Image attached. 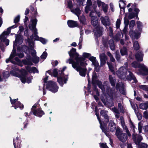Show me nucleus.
Segmentation results:
<instances>
[{"label": "nucleus", "instance_id": "16", "mask_svg": "<svg viewBox=\"0 0 148 148\" xmlns=\"http://www.w3.org/2000/svg\"><path fill=\"white\" fill-rule=\"evenodd\" d=\"M89 60L92 62V64L94 66L96 71L98 72L99 70L100 67L98 62L96 60V58L93 56L90 57Z\"/></svg>", "mask_w": 148, "mask_h": 148}, {"label": "nucleus", "instance_id": "5", "mask_svg": "<svg viewBox=\"0 0 148 148\" xmlns=\"http://www.w3.org/2000/svg\"><path fill=\"white\" fill-rule=\"evenodd\" d=\"M84 59L79 61V63L77 64L73 63L72 64L73 67L79 72V75L82 77H85L87 71L86 66L87 64L84 62Z\"/></svg>", "mask_w": 148, "mask_h": 148}, {"label": "nucleus", "instance_id": "52", "mask_svg": "<svg viewBox=\"0 0 148 148\" xmlns=\"http://www.w3.org/2000/svg\"><path fill=\"white\" fill-rule=\"evenodd\" d=\"M47 53L46 52H44L41 56V58L42 59H45L47 56Z\"/></svg>", "mask_w": 148, "mask_h": 148}, {"label": "nucleus", "instance_id": "1", "mask_svg": "<svg viewBox=\"0 0 148 148\" xmlns=\"http://www.w3.org/2000/svg\"><path fill=\"white\" fill-rule=\"evenodd\" d=\"M26 48L27 47L26 46L23 47V48L22 47H18L17 50V54L16 53V49H13L10 57L6 60V63H8L9 61H10L11 63L14 64H17L20 65V61L19 59L17 57L15 58L14 59H13V58L16 56H18L20 58H22L24 55L21 52L24 51L23 48Z\"/></svg>", "mask_w": 148, "mask_h": 148}, {"label": "nucleus", "instance_id": "35", "mask_svg": "<svg viewBox=\"0 0 148 148\" xmlns=\"http://www.w3.org/2000/svg\"><path fill=\"white\" fill-rule=\"evenodd\" d=\"M109 78L111 85L112 86H114L115 85V79L113 78L111 75L109 76Z\"/></svg>", "mask_w": 148, "mask_h": 148}, {"label": "nucleus", "instance_id": "11", "mask_svg": "<svg viewBox=\"0 0 148 148\" xmlns=\"http://www.w3.org/2000/svg\"><path fill=\"white\" fill-rule=\"evenodd\" d=\"M96 82L98 85L99 87L101 89L103 92H107L108 93L110 90L111 89L108 86L107 82H104V86L103 85L101 82L99 81H96Z\"/></svg>", "mask_w": 148, "mask_h": 148}, {"label": "nucleus", "instance_id": "2", "mask_svg": "<svg viewBox=\"0 0 148 148\" xmlns=\"http://www.w3.org/2000/svg\"><path fill=\"white\" fill-rule=\"evenodd\" d=\"M128 64L126 63L124 64V66H122L119 68V70L117 72L116 74L120 78L125 79H126L129 80H131L133 79L134 81L136 82V80L132 73L129 71V75L126 76L127 72L128 67Z\"/></svg>", "mask_w": 148, "mask_h": 148}, {"label": "nucleus", "instance_id": "19", "mask_svg": "<svg viewBox=\"0 0 148 148\" xmlns=\"http://www.w3.org/2000/svg\"><path fill=\"white\" fill-rule=\"evenodd\" d=\"M101 20L102 23L106 27L110 25V23L108 16L101 17Z\"/></svg>", "mask_w": 148, "mask_h": 148}, {"label": "nucleus", "instance_id": "54", "mask_svg": "<svg viewBox=\"0 0 148 148\" xmlns=\"http://www.w3.org/2000/svg\"><path fill=\"white\" fill-rule=\"evenodd\" d=\"M110 109L112 111L118 114L119 113V111L115 107L110 108Z\"/></svg>", "mask_w": 148, "mask_h": 148}, {"label": "nucleus", "instance_id": "26", "mask_svg": "<svg viewBox=\"0 0 148 148\" xmlns=\"http://www.w3.org/2000/svg\"><path fill=\"white\" fill-rule=\"evenodd\" d=\"M46 73H48L51 76H53L55 77H57L58 73L62 75V74L60 72H59V71L58 73L56 69H55L52 71H48Z\"/></svg>", "mask_w": 148, "mask_h": 148}, {"label": "nucleus", "instance_id": "13", "mask_svg": "<svg viewBox=\"0 0 148 148\" xmlns=\"http://www.w3.org/2000/svg\"><path fill=\"white\" fill-rule=\"evenodd\" d=\"M38 105V104H35L32 107V110L34 115L36 116L40 117L44 114V113L41 110V109L35 110V108Z\"/></svg>", "mask_w": 148, "mask_h": 148}, {"label": "nucleus", "instance_id": "50", "mask_svg": "<svg viewBox=\"0 0 148 148\" xmlns=\"http://www.w3.org/2000/svg\"><path fill=\"white\" fill-rule=\"evenodd\" d=\"M107 30L108 32H109V35L110 36H112L113 31L112 28L111 27H109V28L107 29Z\"/></svg>", "mask_w": 148, "mask_h": 148}, {"label": "nucleus", "instance_id": "10", "mask_svg": "<svg viewBox=\"0 0 148 148\" xmlns=\"http://www.w3.org/2000/svg\"><path fill=\"white\" fill-rule=\"evenodd\" d=\"M115 134L120 141L122 142H125L127 139V134L125 133L120 132V129L117 128Z\"/></svg>", "mask_w": 148, "mask_h": 148}, {"label": "nucleus", "instance_id": "43", "mask_svg": "<svg viewBox=\"0 0 148 148\" xmlns=\"http://www.w3.org/2000/svg\"><path fill=\"white\" fill-rule=\"evenodd\" d=\"M140 88L146 91H148V86L146 85H140L139 86Z\"/></svg>", "mask_w": 148, "mask_h": 148}, {"label": "nucleus", "instance_id": "30", "mask_svg": "<svg viewBox=\"0 0 148 148\" xmlns=\"http://www.w3.org/2000/svg\"><path fill=\"white\" fill-rule=\"evenodd\" d=\"M71 11L77 15L79 19V16L81 14V12L79 8H77L75 9H71Z\"/></svg>", "mask_w": 148, "mask_h": 148}, {"label": "nucleus", "instance_id": "20", "mask_svg": "<svg viewBox=\"0 0 148 148\" xmlns=\"http://www.w3.org/2000/svg\"><path fill=\"white\" fill-rule=\"evenodd\" d=\"M120 119L121 125L123 129L125 130V132L127 133L128 136H131V134L130 133V132L128 130L127 126L125 125L123 118L121 116L120 117Z\"/></svg>", "mask_w": 148, "mask_h": 148}, {"label": "nucleus", "instance_id": "22", "mask_svg": "<svg viewBox=\"0 0 148 148\" xmlns=\"http://www.w3.org/2000/svg\"><path fill=\"white\" fill-rule=\"evenodd\" d=\"M116 125L112 121H110L108 125V129L111 132H114L116 130Z\"/></svg>", "mask_w": 148, "mask_h": 148}, {"label": "nucleus", "instance_id": "8", "mask_svg": "<svg viewBox=\"0 0 148 148\" xmlns=\"http://www.w3.org/2000/svg\"><path fill=\"white\" fill-rule=\"evenodd\" d=\"M137 25L139 32L137 30L135 31L134 32L132 30H130V34L131 37L133 39H137L139 37L140 34V32L141 31L142 27L141 23L140 21H138L137 23Z\"/></svg>", "mask_w": 148, "mask_h": 148}, {"label": "nucleus", "instance_id": "9", "mask_svg": "<svg viewBox=\"0 0 148 148\" xmlns=\"http://www.w3.org/2000/svg\"><path fill=\"white\" fill-rule=\"evenodd\" d=\"M46 88L52 92L55 93L58 91V87L55 82L49 81L47 83Z\"/></svg>", "mask_w": 148, "mask_h": 148}, {"label": "nucleus", "instance_id": "6", "mask_svg": "<svg viewBox=\"0 0 148 148\" xmlns=\"http://www.w3.org/2000/svg\"><path fill=\"white\" fill-rule=\"evenodd\" d=\"M91 23L95 27L93 31L95 36L97 37L100 36L102 34L103 28L99 26L97 17L95 16H91Z\"/></svg>", "mask_w": 148, "mask_h": 148}, {"label": "nucleus", "instance_id": "32", "mask_svg": "<svg viewBox=\"0 0 148 148\" xmlns=\"http://www.w3.org/2000/svg\"><path fill=\"white\" fill-rule=\"evenodd\" d=\"M9 73L8 72L6 71L3 73V78L2 79L1 77L0 76V82L3 81V79L7 78L9 76Z\"/></svg>", "mask_w": 148, "mask_h": 148}, {"label": "nucleus", "instance_id": "3", "mask_svg": "<svg viewBox=\"0 0 148 148\" xmlns=\"http://www.w3.org/2000/svg\"><path fill=\"white\" fill-rule=\"evenodd\" d=\"M37 22V20L36 18H31L30 20V23L29 25V29L33 33V37L32 36V38H33L35 40H39L44 44H46L47 41V40L42 38H39L37 35V30L36 28V26Z\"/></svg>", "mask_w": 148, "mask_h": 148}, {"label": "nucleus", "instance_id": "64", "mask_svg": "<svg viewBox=\"0 0 148 148\" xmlns=\"http://www.w3.org/2000/svg\"><path fill=\"white\" fill-rule=\"evenodd\" d=\"M52 64L53 66H56L58 64V62L57 60L53 61L52 62Z\"/></svg>", "mask_w": 148, "mask_h": 148}, {"label": "nucleus", "instance_id": "21", "mask_svg": "<svg viewBox=\"0 0 148 148\" xmlns=\"http://www.w3.org/2000/svg\"><path fill=\"white\" fill-rule=\"evenodd\" d=\"M99 57L101 62V65L102 66L106 63L107 58L104 53L101 54Z\"/></svg>", "mask_w": 148, "mask_h": 148}, {"label": "nucleus", "instance_id": "53", "mask_svg": "<svg viewBox=\"0 0 148 148\" xmlns=\"http://www.w3.org/2000/svg\"><path fill=\"white\" fill-rule=\"evenodd\" d=\"M31 72H33L34 73H38V71L35 67H32L31 69V71H30Z\"/></svg>", "mask_w": 148, "mask_h": 148}, {"label": "nucleus", "instance_id": "27", "mask_svg": "<svg viewBox=\"0 0 148 148\" xmlns=\"http://www.w3.org/2000/svg\"><path fill=\"white\" fill-rule=\"evenodd\" d=\"M58 81L60 84L62 86L63 85V82L64 83H66L67 79L63 77H58Z\"/></svg>", "mask_w": 148, "mask_h": 148}, {"label": "nucleus", "instance_id": "42", "mask_svg": "<svg viewBox=\"0 0 148 148\" xmlns=\"http://www.w3.org/2000/svg\"><path fill=\"white\" fill-rule=\"evenodd\" d=\"M73 58V57H70V58L67 60L66 62V63H69V64H72V65L73 63H75V64H76L79 63V62H77L76 61V62H74L72 58Z\"/></svg>", "mask_w": 148, "mask_h": 148}, {"label": "nucleus", "instance_id": "18", "mask_svg": "<svg viewBox=\"0 0 148 148\" xmlns=\"http://www.w3.org/2000/svg\"><path fill=\"white\" fill-rule=\"evenodd\" d=\"M23 37L20 35H18L16 36V40L15 41L13 45V48L15 49V47L16 46L17 44V43L19 45L22 44L23 42Z\"/></svg>", "mask_w": 148, "mask_h": 148}, {"label": "nucleus", "instance_id": "28", "mask_svg": "<svg viewBox=\"0 0 148 148\" xmlns=\"http://www.w3.org/2000/svg\"><path fill=\"white\" fill-rule=\"evenodd\" d=\"M68 26L70 27H76L77 25V24L76 21H74L72 20H69L67 22Z\"/></svg>", "mask_w": 148, "mask_h": 148}, {"label": "nucleus", "instance_id": "36", "mask_svg": "<svg viewBox=\"0 0 148 148\" xmlns=\"http://www.w3.org/2000/svg\"><path fill=\"white\" fill-rule=\"evenodd\" d=\"M110 47L111 50H113L115 49V46L114 44V42L112 40H110L109 42Z\"/></svg>", "mask_w": 148, "mask_h": 148}, {"label": "nucleus", "instance_id": "23", "mask_svg": "<svg viewBox=\"0 0 148 148\" xmlns=\"http://www.w3.org/2000/svg\"><path fill=\"white\" fill-rule=\"evenodd\" d=\"M143 54L141 51H138L135 55L136 59L139 61H142L143 60Z\"/></svg>", "mask_w": 148, "mask_h": 148}, {"label": "nucleus", "instance_id": "46", "mask_svg": "<svg viewBox=\"0 0 148 148\" xmlns=\"http://www.w3.org/2000/svg\"><path fill=\"white\" fill-rule=\"evenodd\" d=\"M39 58L38 57H35L32 59V61L34 63H37L39 61Z\"/></svg>", "mask_w": 148, "mask_h": 148}, {"label": "nucleus", "instance_id": "60", "mask_svg": "<svg viewBox=\"0 0 148 148\" xmlns=\"http://www.w3.org/2000/svg\"><path fill=\"white\" fill-rule=\"evenodd\" d=\"M20 19V16H18L16 17L14 19V22L15 23H17L19 21Z\"/></svg>", "mask_w": 148, "mask_h": 148}, {"label": "nucleus", "instance_id": "15", "mask_svg": "<svg viewBox=\"0 0 148 148\" xmlns=\"http://www.w3.org/2000/svg\"><path fill=\"white\" fill-rule=\"evenodd\" d=\"M95 111L96 112V114L97 117V119L99 121V123L100 125V127L102 131L106 135L109 137V136L107 134L106 132V125L105 123H104L103 122H102L101 120H100L99 117L98 116V114L97 113V108L96 107L95 108Z\"/></svg>", "mask_w": 148, "mask_h": 148}, {"label": "nucleus", "instance_id": "59", "mask_svg": "<svg viewBox=\"0 0 148 148\" xmlns=\"http://www.w3.org/2000/svg\"><path fill=\"white\" fill-rule=\"evenodd\" d=\"M91 55L90 53H84L83 54V56L85 58H88Z\"/></svg>", "mask_w": 148, "mask_h": 148}, {"label": "nucleus", "instance_id": "37", "mask_svg": "<svg viewBox=\"0 0 148 148\" xmlns=\"http://www.w3.org/2000/svg\"><path fill=\"white\" fill-rule=\"evenodd\" d=\"M125 4L123 0H120L119 2V6L121 9H124Z\"/></svg>", "mask_w": 148, "mask_h": 148}, {"label": "nucleus", "instance_id": "12", "mask_svg": "<svg viewBox=\"0 0 148 148\" xmlns=\"http://www.w3.org/2000/svg\"><path fill=\"white\" fill-rule=\"evenodd\" d=\"M69 54L70 57H75V60L77 62L80 60H84V58H79V54L76 52V49L75 48H73L71 51L69 52Z\"/></svg>", "mask_w": 148, "mask_h": 148}, {"label": "nucleus", "instance_id": "17", "mask_svg": "<svg viewBox=\"0 0 148 148\" xmlns=\"http://www.w3.org/2000/svg\"><path fill=\"white\" fill-rule=\"evenodd\" d=\"M97 1L98 7H101L104 12L106 13L107 12L108 8V5L103 2H102L100 0H97Z\"/></svg>", "mask_w": 148, "mask_h": 148}, {"label": "nucleus", "instance_id": "55", "mask_svg": "<svg viewBox=\"0 0 148 148\" xmlns=\"http://www.w3.org/2000/svg\"><path fill=\"white\" fill-rule=\"evenodd\" d=\"M68 6L71 10L73 7L72 2L71 1H69L68 2Z\"/></svg>", "mask_w": 148, "mask_h": 148}, {"label": "nucleus", "instance_id": "56", "mask_svg": "<svg viewBox=\"0 0 148 148\" xmlns=\"http://www.w3.org/2000/svg\"><path fill=\"white\" fill-rule=\"evenodd\" d=\"M107 64L108 65V67H109V68L110 69V71L112 72H113L114 71V69H113V68L111 64L109 63V62H107Z\"/></svg>", "mask_w": 148, "mask_h": 148}, {"label": "nucleus", "instance_id": "51", "mask_svg": "<svg viewBox=\"0 0 148 148\" xmlns=\"http://www.w3.org/2000/svg\"><path fill=\"white\" fill-rule=\"evenodd\" d=\"M121 20L120 19H118L116 23V27L117 28H119L121 24Z\"/></svg>", "mask_w": 148, "mask_h": 148}, {"label": "nucleus", "instance_id": "48", "mask_svg": "<svg viewBox=\"0 0 148 148\" xmlns=\"http://www.w3.org/2000/svg\"><path fill=\"white\" fill-rule=\"evenodd\" d=\"M135 22L134 20H132L130 24L129 27L130 29H132L135 25Z\"/></svg>", "mask_w": 148, "mask_h": 148}, {"label": "nucleus", "instance_id": "38", "mask_svg": "<svg viewBox=\"0 0 148 148\" xmlns=\"http://www.w3.org/2000/svg\"><path fill=\"white\" fill-rule=\"evenodd\" d=\"M142 139V137L140 135H138L137 139H135V142L136 145H138Z\"/></svg>", "mask_w": 148, "mask_h": 148}, {"label": "nucleus", "instance_id": "40", "mask_svg": "<svg viewBox=\"0 0 148 148\" xmlns=\"http://www.w3.org/2000/svg\"><path fill=\"white\" fill-rule=\"evenodd\" d=\"M133 46L134 49L136 50H138L139 48L138 42L137 41H134L133 42Z\"/></svg>", "mask_w": 148, "mask_h": 148}, {"label": "nucleus", "instance_id": "33", "mask_svg": "<svg viewBox=\"0 0 148 148\" xmlns=\"http://www.w3.org/2000/svg\"><path fill=\"white\" fill-rule=\"evenodd\" d=\"M140 109L142 110H146L148 108V103H141L139 105Z\"/></svg>", "mask_w": 148, "mask_h": 148}, {"label": "nucleus", "instance_id": "45", "mask_svg": "<svg viewBox=\"0 0 148 148\" xmlns=\"http://www.w3.org/2000/svg\"><path fill=\"white\" fill-rule=\"evenodd\" d=\"M107 54L109 57L110 61L112 62H114L115 61L114 58L113 57L112 54L109 52H108L107 53Z\"/></svg>", "mask_w": 148, "mask_h": 148}, {"label": "nucleus", "instance_id": "44", "mask_svg": "<svg viewBox=\"0 0 148 148\" xmlns=\"http://www.w3.org/2000/svg\"><path fill=\"white\" fill-rule=\"evenodd\" d=\"M30 53H31L32 56L33 57H36V51L35 50H34L33 48L32 47L30 49V51H29Z\"/></svg>", "mask_w": 148, "mask_h": 148}, {"label": "nucleus", "instance_id": "29", "mask_svg": "<svg viewBox=\"0 0 148 148\" xmlns=\"http://www.w3.org/2000/svg\"><path fill=\"white\" fill-rule=\"evenodd\" d=\"M107 112V111L104 110L101 111L100 112L101 114L104 116L105 119V121L106 122H108L109 120V117L106 114Z\"/></svg>", "mask_w": 148, "mask_h": 148}, {"label": "nucleus", "instance_id": "39", "mask_svg": "<svg viewBox=\"0 0 148 148\" xmlns=\"http://www.w3.org/2000/svg\"><path fill=\"white\" fill-rule=\"evenodd\" d=\"M23 63L26 65H32L33 64L30 59H27L25 60H23Z\"/></svg>", "mask_w": 148, "mask_h": 148}, {"label": "nucleus", "instance_id": "62", "mask_svg": "<svg viewBox=\"0 0 148 148\" xmlns=\"http://www.w3.org/2000/svg\"><path fill=\"white\" fill-rule=\"evenodd\" d=\"M144 116L146 118H148V112L147 111H145L144 113Z\"/></svg>", "mask_w": 148, "mask_h": 148}, {"label": "nucleus", "instance_id": "63", "mask_svg": "<svg viewBox=\"0 0 148 148\" xmlns=\"http://www.w3.org/2000/svg\"><path fill=\"white\" fill-rule=\"evenodd\" d=\"M121 35L120 34H117L115 36V38L117 40H119L121 37Z\"/></svg>", "mask_w": 148, "mask_h": 148}, {"label": "nucleus", "instance_id": "24", "mask_svg": "<svg viewBox=\"0 0 148 148\" xmlns=\"http://www.w3.org/2000/svg\"><path fill=\"white\" fill-rule=\"evenodd\" d=\"M92 4L91 0H87V5L85 8V11L86 13H88L90 10L91 6Z\"/></svg>", "mask_w": 148, "mask_h": 148}, {"label": "nucleus", "instance_id": "14", "mask_svg": "<svg viewBox=\"0 0 148 148\" xmlns=\"http://www.w3.org/2000/svg\"><path fill=\"white\" fill-rule=\"evenodd\" d=\"M10 99L11 104L15 105L14 107L15 109H16L18 107H19L21 109H23V106L22 104L19 101H18V99H12L11 97H10Z\"/></svg>", "mask_w": 148, "mask_h": 148}, {"label": "nucleus", "instance_id": "41", "mask_svg": "<svg viewBox=\"0 0 148 148\" xmlns=\"http://www.w3.org/2000/svg\"><path fill=\"white\" fill-rule=\"evenodd\" d=\"M120 52L122 56L125 55L127 54V49L126 48L124 47L121 50Z\"/></svg>", "mask_w": 148, "mask_h": 148}, {"label": "nucleus", "instance_id": "61", "mask_svg": "<svg viewBox=\"0 0 148 148\" xmlns=\"http://www.w3.org/2000/svg\"><path fill=\"white\" fill-rule=\"evenodd\" d=\"M101 148H108V147L106 145V144L102 143L100 144Z\"/></svg>", "mask_w": 148, "mask_h": 148}, {"label": "nucleus", "instance_id": "25", "mask_svg": "<svg viewBox=\"0 0 148 148\" xmlns=\"http://www.w3.org/2000/svg\"><path fill=\"white\" fill-rule=\"evenodd\" d=\"M134 10L136 12V13L132 12L129 14L128 16L129 19H131L137 15L139 11V10L138 9L135 8L134 9Z\"/></svg>", "mask_w": 148, "mask_h": 148}, {"label": "nucleus", "instance_id": "31", "mask_svg": "<svg viewBox=\"0 0 148 148\" xmlns=\"http://www.w3.org/2000/svg\"><path fill=\"white\" fill-rule=\"evenodd\" d=\"M95 94H96L97 96H99V95L98 90L95 87H94V90L93 91L92 94L94 95V97L96 101H97L99 100V98L97 96L94 95Z\"/></svg>", "mask_w": 148, "mask_h": 148}, {"label": "nucleus", "instance_id": "49", "mask_svg": "<svg viewBox=\"0 0 148 148\" xmlns=\"http://www.w3.org/2000/svg\"><path fill=\"white\" fill-rule=\"evenodd\" d=\"M129 23V21L127 18H126V17H125L124 18V24L125 25V26L128 27Z\"/></svg>", "mask_w": 148, "mask_h": 148}, {"label": "nucleus", "instance_id": "34", "mask_svg": "<svg viewBox=\"0 0 148 148\" xmlns=\"http://www.w3.org/2000/svg\"><path fill=\"white\" fill-rule=\"evenodd\" d=\"M147 145L144 143H141L138 146V148H147ZM128 148H132L130 144H128L127 145Z\"/></svg>", "mask_w": 148, "mask_h": 148}, {"label": "nucleus", "instance_id": "7", "mask_svg": "<svg viewBox=\"0 0 148 148\" xmlns=\"http://www.w3.org/2000/svg\"><path fill=\"white\" fill-rule=\"evenodd\" d=\"M14 27V25H13L8 28L7 31L3 32L0 36V41L1 42H4L6 45H8L9 43V40L6 39V36L10 34L11 29L16 27Z\"/></svg>", "mask_w": 148, "mask_h": 148}, {"label": "nucleus", "instance_id": "57", "mask_svg": "<svg viewBox=\"0 0 148 148\" xmlns=\"http://www.w3.org/2000/svg\"><path fill=\"white\" fill-rule=\"evenodd\" d=\"M80 22L83 24L85 23V19L84 16H82L80 19Z\"/></svg>", "mask_w": 148, "mask_h": 148}, {"label": "nucleus", "instance_id": "58", "mask_svg": "<svg viewBox=\"0 0 148 148\" xmlns=\"http://www.w3.org/2000/svg\"><path fill=\"white\" fill-rule=\"evenodd\" d=\"M142 124L141 123H139L138 124V130L139 132L140 133L142 131Z\"/></svg>", "mask_w": 148, "mask_h": 148}, {"label": "nucleus", "instance_id": "47", "mask_svg": "<svg viewBox=\"0 0 148 148\" xmlns=\"http://www.w3.org/2000/svg\"><path fill=\"white\" fill-rule=\"evenodd\" d=\"M97 76L96 74V73L95 72H93L92 75V82H95Z\"/></svg>", "mask_w": 148, "mask_h": 148}, {"label": "nucleus", "instance_id": "4", "mask_svg": "<svg viewBox=\"0 0 148 148\" xmlns=\"http://www.w3.org/2000/svg\"><path fill=\"white\" fill-rule=\"evenodd\" d=\"M15 71H10V74L12 75L20 77L21 82L23 83L27 82L29 83L31 82L32 77H26V71L24 69H21V71L18 70V68L15 69Z\"/></svg>", "mask_w": 148, "mask_h": 148}]
</instances>
